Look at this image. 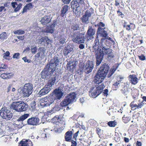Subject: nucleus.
<instances>
[{"label":"nucleus","mask_w":146,"mask_h":146,"mask_svg":"<svg viewBox=\"0 0 146 146\" xmlns=\"http://www.w3.org/2000/svg\"><path fill=\"white\" fill-rule=\"evenodd\" d=\"M105 38H102L99 42L100 39L98 36L96 35V37L95 39L94 43L93 48L95 50H97L96 51V65L99 66L102 61L104 54H109L108 48H106L103 46L104 41Z\"/></svg>","instance_id":"f257e3e1"},{"label":"nucleus","mask_w":146,"mask_h":146,"mask_svg":"<svg viewBox=\"0 0 146 146\" xmlns=\"http://www.w3.org/2000/svg\"><path fill=\"white\" fill-rule=\"evenodd\" d=\"M59 58L55 56L51 59L50 63L46 65L41 72V78L43 79H48L56 70L57 66L59 64Z\"/></svg>","instance_id":"f03ea898"},{"label":"nucleus","mask_w":146,"mask_h":146,"mask_svg":"<svg viewBox=\"0 0 146 146\" xmlns=\"http://www.w3.org/2000/svg\"><path fill=\"white\" fill-rule=\"evenodd\" d=\"M29 115V114H24L16 119L14 122L18 127L21 128L24 125H27L37 126L40 123V119L38 117H31L27 119V123H25L23 121L27 118Z\"/></svg>","instance_id":"7ed1b4c3"},{"label":"nucleus","mask_w":146,"mask_h":146,"mask_svg":"<svg viewBox=\"0 0 146 146\" xmlns=\"http://www.w3.org/2000/svg\"><path fill=\"white\" fill-rule=\"evenodd\" d=\"M109 69V66L104 63L100 68L94 77V81L102 82L107 75Z\"/></svg>","instance_id":"20e7f679"},{"label":"nucleus","mask_w":146,"mask_h":146,"mask_svg":"<svg viewBox=\"0 0 146 146\" xmlns=\"http://www.w3.org/2000/svg\"><path fill=\"white\" fill-rule=\"evenodd\" d=\"M10 108L18 112H24L27 110L28 106L23 101L14 102L10 106Z\"/></svg>","instance_id":"39448f33"},{"label":"nucleus","mask_w":146,"mask_h":146,"mask_svg":"<svg viewBox=\"0 0 146 146\" xmlns=\"http://www.w3.org/2000/svg\"><path fill=\"white\" fill-rule=\"evenodd\" d=\"M33 86L31 83L25 84L24 86L18 90V92L24 97H28L33 91Z\"/></svg>","instance_id":"423d86ee"},{"label":"nucleus","mask_w":146,"mask_h":146,"mask_svg":"<svg viewBox=\"0 0 146 146\" xmlns=\"http://www.w3.org/2000/svg\"><path fill=\"white\" fill-rule=\"evenodd\" d=\"M94 82L96 83L95 85L96 89L93 92H90V94L91 97L93 98H96L102 93L105 86L103 83H102V82L98 81L96 82L94 81Z\"/></svg>","instance_id":"0eeeda50"},{"label":"nucleus","mask_w":146,"mask_h":146,"mask_svg":"<svg viewBox=\"0 0 146 146\" xmlns=\"http://www.w3.org/2000/svg\"><path fill=\"white\" fill-rule=\"evenodd\" d=\"M95 27H98V28L96 32V35L98 36L100 35L104 38H106L108 36V34L107 31H105V24L102 22H100L97 25H95Z\"/></svg>","instance_id":"6e6552de"},{"label":"nucleus","mask_w":146,"mask_h":146,"mask_svg":"<svg viewBox=\"0 0 146 146\" xmlns=\"http://www.w3.org/2000/svg\"><path fill=\"white\" fill-rule=\"evenodd\" d=\"M94 64L93 61L88 60L86 62V65H82L81 66H80V69L81 71H83L84 69V72L86 74H88L91 72L94 67Z\"/></svg>","instance_id":"1a4fd4ad"},{"label":"nucleus","mask_w":146,"mask_h":146,"mask_svg":"<svg viewBox=\"0 0 146 146\" xmlns=\"http://www.w3.org/2000/svg\"><path fill=\"white\" fill-rule=\"evenodd\" d=\"M0 115L3 119L9 120L12 118L13 114L8 109L4 107L0 110Z\"/></svg>","instance_id":"9d476101"},{"label":"nucleus","mask_w":146,"mask_h":146,"mask_svg":"<svg viewBox=\"0 0 146 146\" xmlns=\"http://www.w3.org/2000/svg\"><path fill=\"white\" fill-rule=\"evenodd\" d=\"M73 101V92H71L67 95L60 103L61 106L66 107L71 104Z\"/></svg>","instance_id":"9b49d317"},{"label":"nucleus","mask_w":146,"mask_h":146,"mask_svg":"<svg viewBox=\"0 0 146 146\" xmlns=\"http://www.w3.org/2000/svg\"><path fill=\"white\" fill-rule=\"evenodd\" d=\"M55 102H56V100L52 95V94H50V96L44 99V102H41L40 105L42 107H47L49 106L53 103L56 104Z\"/></svg>","instance_id":"f8f14e48"},{"label":"nucleus","mask_w":146,"mask_h":146,"mask_svg":"<svg viewBox=\"0 0 146 146\" xmlns=\"http://www.w3.org/2000/svg\"><path fill=\"white\" fill-rule=\"evenodd\" d=\"M85 36L84 34L80 33L78 32L77 33L74 34V42L78 44L85 43Z\"/></svg>","instance_id":"ddd939ff"},{"label":"nucleus","mask_w":146,"mask_h":146,"mask_svg":"<svg viewBox=\"0 0 146 146\" xmlns=\"http://www.w3.org/2000/svg\"><path fill=\"white\" fill-rule=\"evenodd\" d=\"M52 95L56 100V103H58L57 102H59V101L62 98L63 96V92L61 90L58 89H56L52 92Z\"/></svg>","instance_id":"4468645a"},{"label":"nucleus","mask_w":146,"mask_h":146,"mask_svg":"<svg viewBox=\"0 0 146 146\" xmlns=\"http://www.w3.org/2000/svg\"><path fill=\"white\" fill-rule=\"evenodd\" d=\"M46 50V49L44 47H40L38 49V52L34 56L35 58L41 59L43 58L46 56L45 53Z\"/></svg>","instance_id":"2eb2a0df"},{"label":"nucleus","mask_w":146,"mask_h":146,"mask_svg":"<svg viewBox=\"0 0 146 146\" xmlns=\"http://www.w3.org/2000/svg\"><path fill=\"white\" fill-rule=\"evenodd\" d=\"M95 30L92 27H89L86 35V38L88 40H91L94 38L93 36L95 33Z\"/></svg>","instance_id":"dca6fc26"},{"label":"nucleus","mask_w":146,"mask_h":146,"mask_svg":"<svg viewBox=\"0 0 146 146\" xmlns=\"http://www.w3.org/2000/svg\"><path fill=\"white\" fill-rule=\"evenodd\" d=\"M47 85H45L44 87L41 89L38 92L39 95L43 96L47 94L53 88L52 87Z\"/></svg>","instance_id":"f3484780"},{"label":"nucleus","mask_w":146,"mask_h":146,"mask_svg":"<svg viewBox=\"0 0 146 146\" xmlns=\"http://www.w3.org/2000/svg\"><path fill=\"white\" fill-rule=\"evenodd\" d=\"M144 103L143 101L140 102L138 105L135 103V101H133L131 102L130 104V106L132 110H135L136 109H138L141 108L143 106Z\"/></svg>","instance_id":"a211bd4d"},{"label":"nucleus","mask_w":146,"mask_h":146,"mask_svg":"<svg viewBox=\"0 0 146 146\" xmlns=\"http://www.w3.org/2000/svg\"><path fill=\"white\" fill-rule=\"evenodd\" d=\"M24 0H15V1L18 2L23 1ZM11 5L12 7L15 8L14 10V11L15 12H17L21 8L22 4L19 2H12L11 3Z\"/></svg>","instance_id":"6ab92c4d"},{"label":"nucleus","mask_w":146,"mask_h":146,"mask_svg":"<svg viewBox=\"0 0 146 146\" xmlns=\"http://www.w3.org/2000/svg\"><path fill=\"white\" fill-rule=\"evenodd\" d=\"M52 17L51 15H47L42 17L40 20L41 23L43 25H46L51 22Z\"/></svg>","instance_id":"aec40b11"},{"label":"nucleus","mask_w":146,"mask_h":146,"mask_svg":"<svg viewBox=\"0 0 146 146\" xmlns=\"http://www.w3.org/2000/svg\"><path fill=\"white\" fill-rule=\"evenodd\" d=\"M67 131L65 135V141H70L72 143L71 146H73V140L72 139V131Z\"/></svg>","instance_id":"412c9836"},{"label":"nucleus","mask_w":146,"mask_h":146,"mask_svg":"<svg viewBox=\"0 0 146 146\" xmlns=\"http://www.w3.org/2000/svg\"><path fill=\"white\" fill-rule=\"evenodd\" d=\"M92 15L91 13L89 11H86L85 14L81 18L82 21L83 23H86L88 21L89 18Z\"/></svg>","instance_id":"4be33fe9"},{"label":"nucleus","mask_w":146,"mask_h":146,"mask_svg":"<svg viewBox=\"0 0 146 146\" xmlns=\"http://www.w3.org/2000/svg\"><path fill=\"white\" fill-rule=\"evenodd\" d=\"M128 80L131 84H136L138 82V79L135 74L130 75L128 76Z\"/></svg>","instance_id":"5701e85b"},{"label":"nucleus","mask_w":146,"mask_h":146,"mask_svg":"<svg viewBox=\"0 0 146 146\" xmlns=\"http://www.w3.org/2000/svg\"><path fill=\"white\" fill-rule=\"evenodd\" d=\"M63 119L62 117L58 115H56L51 119V121L53 123L59 122L60 123L65 124V122Z\"/></svg>","instance_id":"b1692460"},{"label":"nucleus","mask_w":146,"mask_h":146,"mask_svg":"<svg viewBox=\"0 0 146 146\" xmlns=\"http://www.w3.org/2000/svg\"><path fill=\"white\" fill-rule=\"evenodd\" d=\"M30 144L31 145V146H33V145L32 142L30 140L24 139L20 142L19 146H29Z\"/></svg>","instance_id":"393cba45"},{"label":"nucleus","mask_w":146,"mask_h":146,"mask_svg":"<svg viewBox=\"0 0 146 146\" xmlns=\"http://www.w3.org/2000/svg\"><path fill=\"white\" fill-rule=\"evenodd\" d=\"M131 95L134 100H137L138 98L139 95V91L136 88H133L131 89Z\"/></svg>","instance_id":"a878e982"},{"label":"nucleus","mask_w":146,"mask_h":146,"mask_svg":"<svg viewBox=\"0 0 146 146\" xmlns=\"http://www.w3.org/2000/svg\"><path fill=\"white\" fill-rule=\"evenodd\" d=\"M117 81L114 82L113 84V87H115L116 88H118V85L120 84L122 80L123 79L124 77L121 75H119L117 76Z\"/></svg>","instance_id":"bb28decb"},{"label":"nucleus","mask_w":146,"mask_h":146,"mask_svg":"<svg viewBox=\"0 0 146 146\" xmlns=\"http://www.w3.org/2000/svg\"><path fill=\"white\" fill-rule=\"evenodd\" d=\"M119 65L117 64H115L113 65L112 67L110 69V72L108 75V77L110 78L114 73L115 71L117 69Z\"/></svg>","instance_id":"cd10ccee"},{"label":"nucleus","mask_w":146,"mask_h":146,"mask_svg":"<svg viewBox=\"0 0 146 146\" xmlns=\"http://www.w3.org/2000/svg\"><path fill=\"white\" fill-rule=\"evenodd\" d=\"M84 0H74V7H75L76 9H75L76 11L75 13H76L77 8L79 6V4H82L84 3Z\"/></svg>","instance_id":"c85d7f7f"},{"label":"nucleus","mask_w":146,"mask_h":146,"mask_svg":"<svg viewBox=\"0 0 146 146\" xmlns=\"http://www.w3.org/2000/svg\"><path fill=\"white\" fill-rule=\"evenodd\" d=\"M55 25L56 23L54 22L51 26L48 27H47L46 28V31L47 33H53L54 31V27H55Z\"/></svg>","instance_id":"c756f323"},{"label":"nucleus","mask_w":146,"mask_h":146,"mask_svg":"<svg viewBox=\"0 0 146 146\" xmlns=\"http://www.w3.org/2000/svg\"><path fill=\"white\" fill-rule=\"evenodd\" d=\"M56 76L50 78L48 81V84L47 85L49 86L50 87H50H52V86L56 82Z\"/></svg>","instance_id":"7c9ffc66"},{"label":"nucleus","mask_w":146,"mask_h":146,"mask_svg":"<svg viewBox=\"0 0 146 146\" xmlns=\"http://www.w3.org/2000/svg\"><path fill=\"white\" fill-rule=\"evenodd\" d=\"M68 10V6L65 5L63 7L61 10V16L62 17H64L65 15Z\"/></svg>","instance_id":"2f4dec72"},{"label":"nucleus","mask_w":146,"mask_h":146,"mask_svg":"<svg viewBox=\"0 0 146 146\" xmlns=\"http://www.w3.org/2000/svg\"><path fill=\"white\" fill-rule=\"evenodd\" d=\"M131 117L130 116H126L125 115L122 118L123 122L125 123H128L131 120Z\"/></svg>","instance_id":"473e14b6"},{"label":"nucleus","mask_w":146,"mask_h":146,"mask_svg":"<svg viewBox=\"0 0 146 146\" xmlns=\"http://www.w3.org/2000/svg\"><path fill=\"white\" fill-rule=\"evenodd\" d=\"M31 53L33 54H35L38 50L37 47L36 46H31Z\"/></svg>","instance_id":"72a5a7b5"},{"label":"nucleus","mask_w":146,"mask_h":146,"mask_svg":"<svg viewBox=\"0 0 146 146\" xmlns=\"http://www.w3.org/2000/svg\"><path fill=\"white\" fill-rule=\"evenodd\" d=\"M108 124L110 127H114L116 125L117 122L115 121H110L108 123Z\"/></svg>","instance_id":"f704fd0d"},{"label":"nucleus","mask_w":146,"mask_h":146,"mask_svg":"<svg viewBox=\"0 0 146 146\" xmlns=\"http://www.w3.org/2000/svg\"><path fill=\"white\" fill-rule=\"evenodd\" d=\"M67 68V69L69 71L72 72H73V63H70V62L68 63Z\"/></svg>","instance_id":"c9c22d12"},{"label":"nucleus","mask_w":146,"mask_h":146,"mask_svg":"<svg viewBox=\"0 0 146 146\" xmlns=\"http://www.w3.org/2000/svg\"><path fill=\"white\" fill-rule=\"evenodd\" d=\"M7 38V35L6 32H3L0 35V39H6Z\"/></svg>","instance_id":"e433bc0d"},{"label":"nucleus","mask_w":146,"mask_h":146,"mask_svg":"<svg viewBox=\"0 0 146 146\" xmlns=\"http://www.w3.org/2000/svg\"><path fill=\"white\" fill-rule=\"evenodd\" d=\"M63 107L62 106H61V105H58L56 103L55 104V106H54V108L53 109L56 110V111H59L60 109H62V108Z\"/></svg>","instance_id":"4c0bfd02"},{"label":"nucleus","mask_w":146,"mask_h":146,"mask_svg":"<svg viewBox=\"0 0 146 146\" xmlns=\"http://www.w3.org/2000/svg\"><path fill=\"white\" fill-rule=\"evenodd\" d=\"M25 33V32L21 30H18L15 32H14V33L15 34H18V35H22L23 34Z\"/></svg>","instance_id":"58836bf2"},{"label":"nucleus","mask_w":146,"mask_h":146,"mask_svg":"<svg viewBox=\"0 0 146 146\" xmlns=\"http://www.w3.org/2000/svg\"><path fill=\"white\" fill-rule=\"evenodd\" d=\"M127 22H125L123 24V27L124 28H125L126 30L129 31L131 29L130 26V25H127Z\"/></svg>","instance_id":"ea45409f"},{"label":"nucleus","mask_w":146,"mask_h":146,"mask_svg":"<svg viewBox=\"0 0 146 146\" xmlns=\"http://www.w3.org/2000/svg\"><path fill=\"white\" fill-rule=\"evenodd\" d=\"M20 54L19 53H14L13 55V58L17 59H19L20 58Z\"/></svg>","instance_id":"a19ab883"},{"label":"nucleus","mask_w":146,"mask_h":146,"mask_svg":"<svg viewBox=\"0 0 146 146\" xmlns=\"http://www.w3.org/2000/svg\"><path fill=\"white\" fill-rule=\"evenodd\" d=\"M0 77L3 79H8V74L7 73H3L1 74L0 76Z\"/></svg>","instance_id":"79ce46f5"},{"label":"nucleus","mask_w":146,"mask_h":146,"mask_svg":"<svg viewBox=\"0 0 146 146\" xmlns=\"http://www.w3.org/2000/svg\"><path fill=\"white\" fill-rule=\"evenodd\" d=\"M73 76V75L72 74H71L69 76L68 78V82L70 84H72L73 83V78L72 77Z\"/></svg>","instance_id":"37998d69"},{"label":"nucleus","mask_w":146,"mask_h":146,"mask_svg":"<svg viewBox=\"0 0 146 146\" xmlns=\"http://www.w3.org/2000/svg\"><path fill=\"white\" fill-rule=\"evenodd\" d=\"M25 6L26 7H27L28 9H30L32 8L33 7V6L32 5V3H29L27 4Z\"/></svg>","instance_id":"c03bdc74"},{"label":"nucleus","mask_w":146,"mask_h":146,"mask_svg":"<svg viewBox=\"0 0 146 146\" xmlns=\"http://www.w3.org/2000/svg\"><path fill=\"white\" fill-rule=\"evenodd\" d=\"M22 59L25 62H27L28 63H30L31 62V60L30 59H27L26 57H25L22 58Z\"/></svg>","instance_id":"a18cd8bd"},{"label":"nucleus","mask_w":146,"mask_h":146,"mask_svg":"<svg viewBox=\"0 0 146 146\" xmlns=\"http://www.w3.org/2000/svg\"><path fill=\"white\" fill-rule=\"evenodd\" d=\"M35 101L32 102L30 104V106L32 109H35Z\"/></svg>","instance_id":"49530a36"},{"label":"nucleus","mask_w":146,"mask_h":146,"mask_svg":"<svg viewBox=\"0 0 146 146\" xmlns=\"http://www.w3.org/2000/svg\"><path fill=\"white\" fill-rule=\"evenodd\" d=\"M114 110L113 109H110L108 111V113L109 115H112L114 112Z\"/></svg>","instance_id":"de8ad7c7"},{"label":"nucleus","mask_w":146,"mask_h":146,"mask_svg":"<svg viewBox=\"0 0 146 146\" xmlns=\"http://www.w3.org/2000/svg\"><path fill=\"white\" fill-rule=\"evenodd\" d=\"M108 91L107 89H105L104 90L103 92V95L104 96H106V97L108 95Z\"/></svg>","instance_id":"09e8293b"},{"label":"nucleus","mask_w":146,"mask_h":146,"mask_svg":"<svg viewBox=\"0 0 146 146\" xmlns=\"http://www.w3.org/2000/svg\"><path fill=\"white\" fill-rule=\"evenodd\" d=\"M10 54V53L8 51H7L4 54V56L3 57L5 59H7L6 57L9 56Z\"/></svg>","instance_id":"8fccbe9b"},{"label":"nucleus","mask_w":146,"mask_h":146,"mask_svg":"<svg viewBox=\"0 0 146 146\" xmlns=\"http://www.w3.org/2000/svg\"><path fill=\"white\" fill-rule=\"evenodd\" d=\"M139 59L141 60H145L146 58L145 56L143 54L139 56Z\"/></svg>","instance_id":"3c124183"},{"label":"nucleus","mask_w":146,"mask_h":146,"mask_svg":"<svg viewBox=\"0 0 146 146\" xmlns=\"http://www.w3.org/2000/svg\"><path fill=\"white\" fill-rule=\"evenodd\" d=\"M117 13L118 16H121V17L123 18V14L120 11L119 9L117 11Z\"/></svg>","instance_id":"603ef678"},{"label":"nucleus","mask_w":146,"mask_h":146,"mask_svg":"<svg viewBox=\"0 0 146 146\" xmlns=\"http://www.w3.org/2000/svg\"><path fill=\"white\" fill-rule=\"evenodd\" d=\"M45 43H46L48 45L50 46L51 44L50 40L48 38H47V39H46Z\"/></svg>","instance_id":"864d4df0"},{"label":"nucleus","mask_w":146,"mask_h":146,"mask_svg":"<svg viewBox=\"0 0 146 146\" xmlns=\"http://www.w3.org/2000/svg\"><path fill=\"white\" fill-rule=\"evenodd\" d=\"M79 117V113L74 114V120H76Z\"/></svg>","instance_id":"5fc2aeb1"},{"label":"nucleus","mask_w":146,"mask_h":146,"mask_svg":"<svg viewBox=\"0 0 146 146\" xmlns=\"http://www.w3.org/2000/svg\"><path fill=\"white\" fill-rule=\"evenodd\" d=\"M68 49L67 48H64L63 51V53L64 55L65 56L67 55L68 54Z\"/></svg>","instance_id":"6e6d98bb"},{"label":"nucleus","mask_w":146,"mask_h":146,"mask_svg":"<svg viewBox=\"0 0 146 146\" xmlns=\"http://www.w3.org/2000/svg\"><path fill=\"white\" fill-rule=\"evenodd\" d=\"M65 39L64 38H62L60 40V43L62 45L65 42Z\"/></svg>","instance_id":"4d7b16f0"},{"label":"nucleus","mask_w":146,"mask_h":146,"mask_svg":"<svg viewBox=\"0 0 146 146\" xmlns=\"http://www.w3.org/2000/svg\"><path fill=\"white\" fill-rule=\"evenodd\" d=\"M17 38L18 39L20 40H23L24 39V36H17Z\"/></svg>","instance_id":"13d9d810"},{"label":"nucleus","mask_w":146,"mask_h":146,"mask_svg":"<svg viewBox=\"0 0 146 146\" xmlns=\"http://www.w3.org/2000/svg\"><path fill=\"white\" fill-rule=\"evenodd\" d=\"M71 0H62V1L64 4H69Z\"/></svg>","instance_id":"bf43d9fd"},{"label":"nucleus","mask_w":146,"mask_h":146,"mask_svg":"<svg viewBox=\"0 0 146 146\" xmlns=\"http://www.w3.org/2000/svg\"><path fill=\"white\" fill-rule=\"evenodd\" d=\"M136 145V146H141L142 143L141 142L137 141Z\"/></svg>","instance_id":"052dcab7"},{"label":"nucleus","mask_w":146,"mask_h":146,"mask_svg":"<svg viewBox=\"0 0 146 146\" xmlns=\"http://www.w3.org/2000/svg\"><path fill=\"white\" fill-rule=\"evenodd\" d=\"M79 46V47L81 49H83L84 48L85 46L84 45L82 44H80Z\"/></svg>","instance_id":"680f3d73"},{"label":"nucleus","mask_w":146,"mask_h":146,"mask_svg":"<svg viewBox=\"0 0 146 146\" xmlns=\"http://www.w3.org/2000/svg\"><path fill=\"white\" fill-rule=\"evenodd\" d=\"M3 10H4V11H5L6 9H5V8L3 6H1L0 7V13Z\"/></svg>","instance_id":"e2e57ef3"},{"label":"nucleus","mask_w":146,"mask_h":146,"mask_svg":"<svg viewBox=\"0 0 146 146\" xmlns=\"http://www.w3.org/2000/svg\"><path fill=\"white\" fill-rule=\"evenodd\" d=\"M28 9V8H27V7H26V6H25L23 8L22 11V13H24L26 12L27 10V9Z\"/></svg>","instance_id":"0e129e2a"},{"label":"nucleus","mask_w":146,"mask_h":146,"mask_svg":"<svg viewBox=\"0 0 146 146\" xmlns=\"http://www.w3.org/2000/svg\"><path fill=\"white\" fill-rule=\"evenodd\" d=\"M79 28L78 25H76L75 26H74V30H77Z\"/></svg>","instance_id":"69168bd1"},{"label":"nucleus","mask_w":146,"mask_h":146,"mask_svg":"<svg viewBox=\"0 0 146 146\" xmlns=\"http://www.w3.org/2000/svg\"><path fill=\"white\" fill-rule=\"evenodd\" d=\"M30 50V48L29 47H27L26 48V49H25L24 50L23 52H27L28 51H29Z\"/></svg>","instance_id":"338daca9"},{"label":"nucleus","mask_w":146,"mask_h":146,"mask_svg":"<svg viewBox=\"0 0 146 146\" xmlns=\"http://www.w3.org/2000/svg\"><path fill=\"white\" fill-rule=\"evenodd\" d=\"M80 125L78 123H76L75 124V127L76 128H80Z\"/></svg>","instance_id":"774afa93"}]
</instances>
